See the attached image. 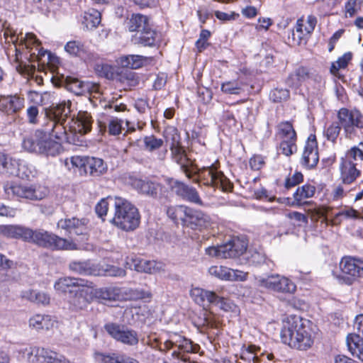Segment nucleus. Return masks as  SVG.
Returning a JSON list of instances; mask_svg holds the SVG:
<instances>
[{"instance_id":"nucleus-34","label":"nucleus","mask_w":363,"mask_h":363,"mask_svg":"<svg viewBox=\"0 0 363 363\" xmlns=\"http://www.w3.org/2000/svg\"><path fill=\"white\" fill-rule=\"evenodd\" d=\"M79 279L70 277H62L55 282L54 288L60 293L69 292V294H72L77 285H79Z\"/></svg>"},{"instance_id":"nucleus-47","label":"nucleus","mask_w":363,"mask_h":363,"mask_svg":"<svg viewBox=\"0 0 363 363\" xmlns=\"http://www.w3.org/2000/svg\"><path fill=\"white\" fill-rule=\"evenodd\" d=\"M65 50L70 55L83 57L86 53L84 45L79 40H71L65 45Z\"/></svg>"},{"instance_id":"nucleus-45","label":"nucleus","mask_w":363,"mask_h":363,"mask_svg":"<svg viewBox=\"0 0 363 363\" xmlns=\"http://www.w3.org/2000/svg\"><path fill=\"white\" fill-rule=\"evenodd\" d=\"M277 136L280 140H296V133L289 121L280 123L277 126Z\"/></svg>"},{"instance_id":"nucleus-18","label":"nucleus","mask_w":363,"mask_h":363,"mask_svg":"<svg viewBox=\"0 0 363 363\" xmlns=\"http://www.w3.org/2000/svg\"><path fill=\"white\" fill-rule=\"evenodd\" d=\"M319 160L317 143L315 140H308L301 157V163L307 169L315 167Z\"/></svg>"},{"instance_id":"nucleus-12","label":"nucleus","mask_w":363,"mask_h":363,"mask_svg":"<svg viewBox=\"0 0 363 363\" xmlns=\"http://www.w3.org/2000/svg\"><path fill=\"white\" fill-rule=\"evenodd\" d=\"M196 174H198L199 178L194 180L195 183H199L202 180L203 184L220 188L223 191H228L231 187L230 183L226 177L223 172L218 171L213 165L203 167L199 169Z\"/></svg>"},{"instance_id":"nucleus-16","label":"nucleus","mask_w":363,"mask_h":363,"mask_svg":"<svg viewBox=\"0 0 363 363\" xmlns=\"http://www.w3.org/2000/svg\"><path fill=\"white\" fill-rule=\"evenodd\" d=\"M87 223L86 218H65L57 222V228L69 235H84L87 230Z\"/></svg>"},{"instance_id":"nucleus-23","label":"nucleus","mask_w":363,"mask_h":363,"mask_svg":"<svg viewBox=\"0 0 363 363\" xmlns=\"http://www.w3.org/2000/svg\"><path fill=\"white\" fill-rule=\"evenodd\" d=\"M94 358L96 362L101 363H140L138 359L121 353L104 354L95 352Z\"/></svg>"},{"instance_id":"nucleus-27","label":"nucleus","mask_w":363,"mask_h":363,"mask_svg":"<svg viewBox=\"0 0 363 363\" xmlns=\"http://www.w3.org/2000/svg\"><path fill=\"white\" fill-rule=\"evenodd\" d=\"M70 102L63 101L46 111L48 120L55 119L59 121H66L70 114Z\"/></svg>"},{"instance_id":"nucleus-55","label":"nucleus","mask_w":363,"mask_h":363,"mask_svg":"<svg viewBox=\"0 0 363 363\" xmlns=\"http://www.w3.org/2000/svg\"><path fill=\"white\" fill-rule=\"evenodd\" d=\"M296 141V140H281L279 147L281 152L286 156L294 154L297 150Z\"/></svg>"},{"instance_id":"nucleus-37","label":"nucleus","mask_w":363,"mask_h":363,"mask_svg":"<svg viewBox=\"0 0 363 363\" xmlns=\"http://www.w3.org/2000/svg\"><path fill=\"white\" fill-rule=\"evenodd\" d=\"M107 169L103 160L96 157H87L85 173L98 177L103 174Z\"/></svg>"},{"instance_id":"nucleus-24","label":"nucleus","mask_w":363,"mask_h":363,"mask_svg":"<svg viewBox=\"0 0 363 363\" xmlns=\"http://www.w3.org/2000/svg\"><path fill=\"white\" fill-rule=\"evenodd\" d=\"M55 320L51 316L45 314H35L28 320V327L35 331L49 330L53 328Z\"/></svg>"},{"instance_id":"nucleus-53","label":"nucleus","mask_w":363,"mask_h":363,"mask_svg":"<svg viewBox=\"0 0 363 363\" xmlns=\"http://www.w3.org/2000/svg\"><path fill=\"white\" fill-rule=\"evenodd\" d=\"M69 303L74 310L83 309L88 303L75 289L74 293L69 297Z\"/></svg>"},{"instance_id":"nucleus-62","label":"nucleus","mask_w":363,"mask_h":363,"mask_svg":"<svg viewBox=\"0 0 363 363\" xmlns=\"http://www.w3.org/2000/svg\"><path fill=\"white\" fill-rule=\"evenodd\" d=\"M168 184L172 190L181 197H182L185 192L186 188L188 186L183 182H181L178 180H174L173 179H168Z\"/></svg>"},{"instance_id":"nucleus-56","label":"nucleus","mask_w":363,"mask_h":363,"mask_svg":"<svg viewBox=\"0 0 363 363\" xmlns=\"http://www.w3.org/2000/svg\"><path fill=\"white\" fill-rule=\"evenodd\" d=\"M229 268L223 266H211L208 273L219 279L228 281Z\"/></svg>"},{"instance_id":"nucleus-8","label":"nucleus","mask_w":363,"mask_h":363,"mask_svg":"<svg viewBox=\"0 0 363 363\" xmlns=\"http://www.w3.org/2000/svg\"><path fill=\"white\" fill-rule=\"evenodd\" d=\"M247 242L244 238L235 237L228 242L206 248V253L210 257L219 259L234 258L242 255L247 250Z\"/></svg>"},{"instance_id":"nucleus-64","label":"nucleus","mask_w":363,"mask_h":363,"mask_svg":"<svg viewBox=\"0 0 363 363\" xmlns=\"http://www.w3.org/2000/svg\"><path fill=\"white\" fill-rule=\"evenodd\" d=\"M228 281H243L247 279V273L229 268Z\"/></svg>"},{"instance_id":"nucleus-59","label":"nucleus","mask_w":363,"mask_h":363,"mask_svg":"<svg viewBox=\"0 0 363 363\" xmlns=\"http://www.w3.org/2000/svg\"><path fill=\"white\" fill-rule=\"evenodd\" d=\"M289 97V91L286 89H275L269 94L270 99L275 103L281 102Z\"/></svg>"},{"instance_id":"nucleus-42","label":"nucleus","mask_w":363,"mask_h":363,"mask_svg":"<svg viewBox=\"0 0 363 363\" xmlns=\"http://www.w3.org/2000/svg\"><path fill=\"white\" fill-rule=\"evenodd\" d=\"M101 20V13L94 9H90L84 12L82 23L87 29H92L99 25Z\"/></svg>"},{"instance_id":"nucleus-32","label":"nucleus","mask_w":363,"mask_h":363,"mask_svg":"<svg viewBox=\"0 0 363 363\" xmlns=\"http://www.w3.org/2000/svg\"><path fill=\"white\" fill-rule=\"evenodd\" d=\"M26 227L18 225H0V236L24 240Z\"/></svg>"},{"instance_id":"nucleus-6","label":"nucleus","mask_w":363,"mask_h":363,"mask_svg":"<svg viewBox=\"0 0 363 363\" xmlns=\"http://www.w3.org/2000/svg\"><path fill=\"white\" fill-rule=\"evenodd\" d=\"M24 241L57 250H74L77 249L76 244L73 242L60 238L42 229L33 230L27 228Z\"/></svg>"},{"instance_id":"nucleus-57","label":"nucleus","mask_w":363,"mask_h":363,"mask_svg":"<svg viewBox=\"0 0 363 363\" xmlns=\"http://www.w3.org/2000/svg\"><path fill=\"white\" fill-rule=\"evenodd\" d=\"M182 198L186 201H189L191 203H194L198 205H202L203 202L199 195L198 191L196 189L191 186H187L186 188L185 192L182 196Z\"/></svg>"},{"instance_id":"nucleus-17","label":"nucleus","mask_w":363,"mask_h":363,"mask_svg":"<svg viewBox=\"0 0 363 363\" xmlns=\"http://www.w3.org/2000/svg\"><path fill=\"white\" fill-rule=\"evenodd\" d=\"M24 104L25 99L16 94L0 96V111L9 115L21 110Z\"/></svg>"},{"instance_id":"nucleus-22","label":"nucleus","mask_w":363,"mask_h":363,"mask_svg":"<svg viewBox=\"0 0 363 363\" xmlns=\"http://www.w3.org/2000/svg\"><path fill=\"white\" fill-rule=\"evenodd\" d=\"M362 170V169L354 166L353 163L340 160V178L344 184H350L354 182L360 176Z\"/></svg>"},{"instance_id":"nucleus-46","label":"nucleus","mask_w":363,"mask_h":363,"mask_svg":"<svg viewBox=\"0 0 363 363\" xmlns=\"http://www.w3.org/2000/svg\"><path fill=\"white\" fill-rule=\"evenodd\" d=\"M260 352V347L254 345H250L247 347H243L241 350L240 359L248 363H258V353Z\"/></svg>"},{"instance_id":"nucleus-50","label":"nucleus","mask_w":363,"mask_h":363,"mask_svg":"<svg viewBox=\"0 0 363 363\" xmlns=\"http://www.w3.org/2000/svg\"><path fill=\"white\" fill-rule=\"evenodd\" d=\"M88 157L73 156L65 160V165L68 169H83L85 172Z\"/></svg>"},{"instance_id":"nucleus-44","label":"nucleus","mask_w":363,"mask_h":363,"mask_svg":"<svg viewBox=\"0 0 363 363\" xmlns=\"http://www.w3.org/2000/svg\"><path fill=\"white\" fill-rule=\"evenodd\" d=\"M315 188L311 184H304L298 187L296 192L294 194L295 203L293 205L301 206L302 201L312 197L315 194Z\"/></svg>"},{"instance_id":"nucleus-4","label":"nucleus","mask_w":363,"mask_h":363,"mask_svg":"<svg viewBox=\"0 0 363 363\" xmlns=\"http://www.w3.org/2000/svg\"><path fill=\"white\" fill-rule=\"evenodd\" d=\"M22 147L29 152L52 157L59 155L62 150V145L50 138L43 126L24 137Z\"/></svg>"},{"instance_id":"nucleus-54","label":"nucleus","mask_w":363,"mask_h":363,"mask_svg":"<svg viewBox=\"0 0 363 363\" xmlns=\"http://www.w3.org/2000/svg\"><path fill=\"white\" fill-rule=\"evenodd\" d=\"M341 125L340 123H332L324 131V135L328 140L335 143L340 134Z\"/></svg>"},{"instance_id":"nucleus-28","label":"nucleus","mask_w":363,"mask_h":363,"mask_svg":"<svg viewBox=\"0 0 363 363\" xmlns=\"http://www.w3.org/2000/svg\"><path fill=\"white\" fill-rule=\"evenodd\" d=\"M134 269L138 272L154 274L162 269L163 265L154 260H147L141 258L133 259Z\"/></svg>"},{"instance_id":"nucleus-58","label":"nucleus","mask_w":363,"mask_h":363,"mask_svg":"<svg viewBox=\"0 0 363 363\" xmlns=\"http://www.w3.org/2000/svg\"><path fill=\"white\" fill-rule=\"evenodd\" d=\"M19 174H16L19 177L29 178L30 176H34V167L24 160H20L19 164Z\"/></svg>"},{"instance_id":"nucleus-36","label":"nucleus","mask_w":363,"mask_h":363,"mask_svg":"<svg viewBox=\"0 0 363 363\" xmlns=\"http://www.w3.org/2000/svg\"><path fill=\"white\" fill-rule=\"evenodd\" d=\"M151 58L138 55H130L123 56L120 59V63L122 67L130 69H138L147 64Z\"/></svg>"},{"instance_id":"nucleus-19","label":"nucleus","mask_w":363,"mask_h":363,"mask_svg":"<svg viewBox=\"0 0 363 363\" xmlns=\"http://www.w3.org/2000/svg\"><path fill=\"white\" fill-rule=\"evenodd\" d=\"M172 159L180 165L182 171L188 178H191L195 174L191 169V162L187 158L185 150L181 145L169 147Z\"/></svg>"},{"instance_id":"nucleus-38","label":"nucleus","mask_w":363,"mask_h":363,"mask_svg":"<svg viewBox=\"0 0 363 363\" xmlns=\"http://www.w3.org/2000/svg\"><path fill=\"white\" fill-rule=\"evenodd\" d=\"M122 296L123 301L139 300L150 298L152 297V294L150 291L145 290L143 289L122 287Z\"/></svg>"},{"instance_id":"nucleus-48","label":"nucleus","mask_w":363,"mask_h":363,"mask_svg":"<svg viewBox=\"0 0 363 363\" xmlns=\"http://www.w3.org/2000/svg\"><path fill=\"white\" fill-rule=\"evenodd\" d=\"M352 58V53L351 52H347L343 54L335 62L332 63L330 67V73L336 76L340 69H345L347 67Z\"/></svg>"},{"instance_id":"nucleus-61","label":"nucleus","mask_w":363,"mask_h":363,"mask_svg":"<svg viewBox=\"0 0 363 363\" xmlns=\"http://www.w3.org/2000/svg\"><path fill=\"white\" fill-rule=\"evenodd\" d=\"M304 28V20L303 18L298 19L296 22V30L295 31H293L292 33L294 40H296L298 44L301 43V41L304 36L308 35L305 33Z\"/></svg>"},{"instance_id":"nucleus-63","label":"nucleus","mask_w":363,"mask_h":363,"mask_svg":"<svg viewBox=\"0 0 363 363\" xmlns=\"http://www.w3.org/2000/svg\"><path fill=\"white\" fill-rule=\"evenodd\" d=\"M337 218H344L346 219H356L359 218V213L352 208H345L335 215Z\"/></svg>"},{"instance_id":"nucleus-25","label":"nucleus","mask_w":363,"mask_h":363,"mask_svg":"<svg viewBox=\"0 0 363 363\" xmlns=\"http://www.w3.org/2000/svg\"><path fill=\"white\" fill-rule=\"evenodd\" d=\"M95 296L100 301H123L122 287L111 286L96 288Z\"/></svg>"},{"instance_id":"nucleus-43","label":"nucleus","mask_w":363,"mask_h":363,"mask_svg":"<svg viewBox=\"0 0 363 363\" xmlns=\"http://www.w3.org/2000/svg\"><path fill=\"white\" fill-rule=\"evenodd\" d=\"M150 26L148 19L141 14H133L130 19L128 29L130 32L139 33Z\"/></svg>"},{"instance_id":"nucleus-49","label":"nucleus","mask_w":363,"mask_h":363,"mask_svg":"<svg viewBox=\"0 0 363 363\" xmlns=\"http://www.w3.org/2000/svg\"><path fill=\"white\" fill-rule=\"evenodd\" d=\"M221 91L227 94L238 95L243 91L242 83L238 80L223 82L221 84Z\"/></svg>"},{"instance_id":"nucleus-20","label":"nucleus","mask_w":363,"mask_h":363,"mask_svg":"<svg viewBox=\"0 0 363 363\" xmlns=\"http://www.w3.org/2000/svg\"><path fill=\"white\" fill-rule=\"evenodd\" d=\"M131 185L140 194L152 198H156L159 191L161 189V186L159 183L138 178L132 179Z\"/></svg>"},{"instance_id":"nucleus-5","label":"nucleus","mask_w":363,"mask_h":363,"mask_svg":"<svg viewBox=\"0 0 363 363\" xmlns=\"http://www.w3.org/2000/svg\"><path fill=\"white\" fill-rule=\"evenodd\" d=\"M114 216L111 222L124 231H132L140 224V216L138 208L121 197H116Z\"/></svg>"},{"instance_id":"nucleus-51","label":"nucleus","mask_w":363,"mask_h":363,"mask_svg":"<svg viewBox=\"0 0 363 363\" xmlns=\"http://www.w3.org/2000/svg\"><path fill=\"white\" fill-rule=\"evenodd\" d=\"M143 142L145 149L149 152L160 149L164 143L163 140L157 138L153 135L145 136Z\"/></svg>"},{"instance_id":"nucleus-35","label":"nucleus","mask_w":363,"mask_h":363,"mask_svg":"<svg viewBox=\"0 0 363 363\" xmlns=\"http://www.w3.org/2000/svg\"><path fill=\"white\" fill-rule=\"evenodd\" d=\"M20 160L13 159L0 152V171L12 175L19 174Z\"/></svg>"},{"instance_id":"nucleus-33","label":"nucleus","mask_w":363,"mask_h":363,"mask_svg":"<svg viewBox=\"0 0 363 363\" xmlns=\"http://www.w3.org/2000/svg\"><path fill=\"white\" fill-rule=\"evenodd\" d=\"M341 160L345 162H350L354 166L363 169V143H359L357 146H353L348 150L345 157Z\"/></svg>"},{"instance_id":"nucleus-3","label":"nucleus","mask_w":363,"mask_h":363,"mask_svg":"<svg viewBox=\"0 0 363 363\" xmlns=\"http://www.w3.org/2000/svg\"><path fill=\"white\" fill-rule=\"evenodd\" d=\"M280 335L284 344L299 350L311 348L314 341L311 328L298 317H288L284 321Z\"/></svg>"},{"instance_id":"nucleus-40","label":"nucleus","mask_w":363,"mask_h":363,"mask_svg":"<svg viewBox=\"0 0 363 363\" xmlns=\"http://www.w3.org/2000/svg\"><path fill=\"white\" fill-rule=\"evenodd\" d=\"M311 77L310 69L306 67H299L290 74L287 83L291 86H298Z\"/></svg>"},{"instance_id":"nucleus-9","label":"nucleus","mask_w":363,"mask_h":363,"mask_svg":"<svg viewBox=\"0 0 363 363\" xmlns=\"http://www.w3.org/2000/svg\"><path fill=\"white\" fill-rule=\"evenodd\" d=\"M337 117L347 137L354 135L356 128L363 129V114L357 108H341Z\"/></svg>"},{"instance_id":"nucleus-11","label":"nucleus","mask_w":363,"mask_h":363,"mask_svg":"<svg viewBox=\"0 0 363 363\" xmlns=\"http://www.w3.org/2000/svg\"><path fill=\"white\" fill-rule=\"evenodd\" d=\"M175 211L177 213H183L184 217H181V219L192 229L202 230L212 225L210 216L199 210L179 206Z\"/></svg>"},{"instance_id":"nucleus-21","label":"nucleus","mask_w":363,"mask_h":363,"mask_svg":"<svg viewBox=\"0 0 363 363\" xmlns=\"http://www.w3.org/2000/svg\"><path fill=\"white\" fill-rule=\"evenodd\" d=\"M190 294L196 303L202 306H205L206 303L216 306L220 298L215 292L198 287L192 289Z\"/></svg>"},{"instance_id":"nucleus-41","label":"nucleus","mask_w":363,"mask_h":363,"mask_svg":"<svg viewBox=\"0 0 363 363\" xmlns=\"http://www.w3.org/2000/svg\"><path fill=\"white\" fill-rule=\"evenodd\" d=\"M78 284L79 285H77V287L76 288L77 291L88 304L90 303L94 298H96L95 292L96 288L91 286L90 285L91 284V282L89 283L88 281L81 279Z\"/></svg>"},{"instance_id":"nucleus-14","label":"nucleus","mask_w":363,"mask_h":363,"mask_svg":"<svg viewBox=\"0 0 363 363\" xmlns=\"http://www.w3.org/2000/svg\"><path fill=\"white\" fill-rule=\"evenodd\" d=\"M106 331L116 341L129 346H135L139 342L138 333L116 323L104 325Z\"/></svg>"},{"instance_id":"nucleus-31","label":"nucleus","mask_w":363,"mask_h":363,"mask_svg":"<svg viewBox=\"0 0 363 363\" xmlns=\"http://www.w3.org/2000/svg\"><path fill=\"white\" fill-rule=\"evenodd\" d=\"M156 37V32L149 26L139 33H135L133 40L135 44L143 46H153L155 43Z\"/></svg>"},{"instance_id":"nucleus-52","label":"nucleus","mask_w":363,"mask_h":363,"mask_svg":"<svg viewBox=\"0 0 363 363\" xmlns=\"http://www.w3.org/2000/svg\"><path fill=\"white\" fill-rule=\"evenodd\" d=\"M115 198L113 197H107L106 199H102L96 206L95 211L96 214L102 218L104 216H106L108 210V206L110 204L113 205L115 207Z\"/></svg>"},{"instance_id":"nucleus-15","label":"nucleus","mask_w":363,"mask_h":363,"mask_svg":"<svg viewBox=\"0 0 363 363\" xmlns=\"http://www.w3.org/2000/svg\"><path fill=\"white\" fill-rule=\"evenodd\" d=\"M66 89L76 95H84L86 94L96 93L99 86L97 84L91 82H83L79 79L67 76L63 81Z\"/></svg>"},{"instance_id":"nucleus-10","label":"nucleus","mask_w":363,"mask_h":363,"mask_svg":"<svg viewBox=\"0 0 363 363\" xmlns=\"http://www.w3.org/2000/svg\"><path fill=\"white\" fill-rule=\"evenodd\" d=\"M257 284L274 292L282 294H293L296 291V284L289 278L279 275L272 274L266 277L256 278Z\"/></svg>"},{"instance_id":"nucleus-13","label":"nucleus","mask_w":363,"mask_h":363,"mask_svg":"<svg viewBox=\"0 0 363 363\" xmlns=\"http://www.w3.org/2000/svg\"><path fill=\"white\" fill-rule=\"evenodd\" d=\"M4 190L8 196H16L30 200H40L48 194L46 188L33 185H6Z\"/></svg>"},{"instance_id":"nucleus-2","label":"nucleus","mask_w":363,"mask_h":363,"mask_svg":"<svg viewBox=\"0 0 363 363\" xmlns=\"http://www.w3.org/2000/svg\"><path fill=\"white\" fill-rule=\"evenodd\" d=\"M167 338L157 337L155 333L149 334L145 340V344L152 349L162 352L176 348L172 352V357L184 361L186 360V353H197L200 347L185 337L172 332L167 334Z\"/></svg>"},{"instance_id":"nucleus-39","label":"nucleus","mask_w":363,"mask_h":363,"mask_svg":"<svg viewBox=\"0 0 363 363\" xmlns=\"http://www.w3.org/2000/svg\"><path fill=\"white\" fill-rule=\"evenodd\" d=\"M69 269L81 275H99L100 273L89 261L72 262L69 264Z\"/></svg>"},{"instance_id":"nucleus-60","label":"nucleus","mask_w":363,"mask_h":363,"mask_svg":"<svg viewBox=\"0 0 363 363\" xmlns=\"http://www.w3.org/2000/svg\"><path fill=\"white\" fill-rule=\"evenodd\" d=\"M179 135L177 130L174 128H169L165 132V140L167 143H169V147H177L180 145Z\"/></svg>"},{"instance_id":"nucleus-7","label":"nucleus","mask_w":363,"mask_h":363,"mask_svg":"<svg viewBox=\"0 0 363 363\" xmlns=\"http://www.w3.org/2000/svg\"><path fill=\"white\" fill-rule=\"evenodd\" d=\"M333 275L339 283L351 285L359 278H363V260L344 257L339 263V269L334 271Z\"/></svg>"},{"instance_id":"nucleus-30","label":"nucleus","mask_w":363,"mask_h":363,"mask_svg":"<svg viewBox=\"0 0 363 363\" xmlns=\"http://www.w3.org/2000/svg\"><path fill=\"white\" fill-rule=\"evenodd\" d=\"M21 297L38 305L46 306L50 303V296L43 291L33 289L22 291Z\"/></svg>"},{"instance_id":"nucleus-1","label":"nucleus","mask_w":363,"mask_h":363,"mask_svg":"<svg viewBox=\"0 0 363 363\" xmlns=\"http://www.w3.org/2000/svg\"><path fill=\"white\" fill-rule=\"evenodd\" d=\"M92 118L90 113L87 112H79L75 120L72 119V124H69V131L68 133L65 126L66 121H59L55 119L48 120L43 125L50 138L55 137L61 145V143L66 141L69 143L77 145L75 139L77 133L84 135L91 129Z\"/></svg>"},{"instance_id":"nucleus-29","label":"nucleus","mask_w":363,"mask_h":363,"mask_svg":"<svg viewBox=\"0 0 363 363\" xmlns=\"http://www.w3.org/2000/svg\"><path fill=\"white\" fill-rule=\"evenodd\" d=\"M346 345L350 353L363 362V338L359 334H348L346 337Z\"/></svg>"},{"instance_id":"nucleus-26","label":"nucleus","mask_w":363,"mask_h":363,"mask_svg":"<svg viewBox=\"0 0 363 363\" xmlns=\"http://www.w3.org/2000/svg\"><path fill=\"white\" fill-rule=\"evenodd\" d=\"M54 352L36 347H30L26 357L23 358L32 363H46L48 359H52Z\"/></svg>"}]
</instances>
